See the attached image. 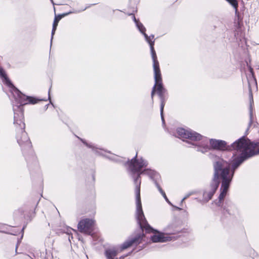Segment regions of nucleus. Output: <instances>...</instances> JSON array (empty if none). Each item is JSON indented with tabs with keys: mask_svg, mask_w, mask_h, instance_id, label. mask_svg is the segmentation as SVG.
Segmentation results:
<instances>
[{
	"mask_svg": "<svg viewBox=\"0 0 259 259\" xmlns=\"http://www.w3.org/2000/svg\"><path fill=\"white\" fill-rule=\"evenodd\" d=\"M233 146L237 150V154L240 157L239 164L245 158L259 153V145L250 143L245 139H241L234 143Z\"/></svg>",
	"mask_w": 259,
	"mask_h": 259,
	"instance_id": "nucleus-1",
	"label": "nucleus"
},
{
	"mask_svg": "<svg viewBox=\"0 0 259 259\" xmlns=\"http://www.w3.org/2000/svg\"><path fill=\"white\" fill-rule=\"evenodd\" d=\"M137 25L139 28L140 31L144 34L146 40L149 42L151 47V50L153 60V68L154 70V76L155 81V85L152 92V96H153L156 91L160 92L162 91V89L161 85V78L160 71L159 68V64L158 61L156 60V56L155 52L154 50L153 42H152L149 39L148 36L145 33H144L145 28L143 27V25L141 24H139L138 23H137Z\"/></svg>",
	"mask_w": 259,
	"mask_h": 259,
	"instance_id": "nucleus-2",
	"label": "nucleus"
},
{
	"mask_svg": "<svg viewBox=\"0 0 259 259\" xmlns=\"http://www.w3.org/2000/svg\"><path fill=\"white\" fill-rule=\"evenodd\" d=\"M228 164L225 161H220L215 166V175H221L223 179L222 186V191L219 198L222 200L225 196L228 187L229 182L231 180V176L229 174Z\"/></svg>",
	"mask_w": 259,
	"mask_h": 259,
	"instance_id": "nucleus-3",
	"label": "nucleus"
},
{
	"mask_svg": "<svg viewBox=\"0 0 259 259\" xmlns=\"http://www.w3.org/2000/svg\"><path fill=\"white\" fill-rule=\"evenodd\" d=\"M0 76L2 79L3 82L5 84L8 88L9 93L8 94L13 104L14 101L16 100L15 97L16 89L8 78L5 72L2 68H0Z\"/></svg>",
	"mask_w": 259,
	"mask_h": 259,
	"instance_id": "nucleus-4",
	"label": "nucleus"
},
{
	"mask_svg": "<svg viewBox=\"0 0 259 259\" xmlns=\"http://www.w3.org/2000/svg\"><path fill=\"white\" fill-rule=\"evenodd\" d=\"M137 214L138 219L140 220V225L142 228H148L149 227L148 225H147L143 221V219L144 218L143 213L142 210V206L140 201V189L138 188L137 190Z\"/></svg>",
	"mask_w": 259,
	"mask_h": 259,
	"instance_id": "nucleus-5",
	"label": "nucleus"
},
{
	"mask_svg": "<svg viewBox=\"0 0 259 259\" xmlns=\"http://www.w3.org/2000/svg\"><path fill=\"white\" fill-rule=\"evenodd\" d=\"M151 239L154 242H164L170 241L171 239L169 235L158 232L155 233L151 237Z\"/></svg>",
	"mask_w": 259,
	"mask_h": 259,
	"instance_id": "nucleus-6",
	"label": "nucleus"
},
{
	"mask_svg": "<svg viewBox=\"0 0 259 259\" xmlns=\"http://www.w3.org/2000/svg\"><path fill=\"white\" fill-rule=\"evenodd\" d=\"M210 143L212 148L220 150L227 149L226 144L224 141L211 140Z\"/></svg>",
	"mask_w": 259,
	"mask_h": 259,
	"instance_id": "nucleus-7",
	"label": "nucleus"
},
{
	"mask_svg": "<svg viewBox=\"0 0 259 259\" xmlns=\"http://www.w3.org/2000/svg\"><path fill=\"white\" fill-rule=\"evenodd\" d=\"M17 96L19 97L20 103L21 104H26L28 103L35 104L38 101V100L35 98L32 97H26L23 95H18V93Z\"/></svg>",
	"mask_w": 259,
	"mask_h": 259,
	"instance_id": "nucleus-8",
	"label": "nucleus"
},
{
	"mask_svg": "<svg viewBox=\"0 0 259 259\" xmlns=\"http://www.w3.org/2000/svg\"><path fill=\"white\" fill-rule=\"evenodd\" d=\"M94 222L93 220H85L80 222L79 224V227L80 229L84 230L93 225Z\"/></svg>",
	"mask_w": 259,
	"mask_h": 259,
	"instance_id": "nucleus-9",
	"label": "nucleus"
},
{
	"mask_svg": "<svg viewBox=\"0 0 259 259\" xmlns=\"http://www.w3.org/2000/svg\"><path fill=\"white\" fill-rule=\"evenodd\" d=\"M188 137L194 140H199L201 139V136L195 133H188Z\"/></svg>",
	"mask_w": 259,
	"mask_h": 259,
	"instance_id": "nucleus-10",
	"label": "nucleus"
},
{
	"mask_svg": "<svg viewBox=\"0 0 259 259\" xmlns=\"http://www.w3.org/2000/svg\"><path fill=\"white\" fill-rule=\"evenodd\" d=\"M61 18L62 17L60 16H58L55 17L54 22V24H53V31H52L53 34L54 33V32L56 30V27L58 25V22H59V20L61 19Z\"/></svg>",
	"mask_w": 259,
	"mask_h": 259,
	"instance_id": "nucleus-11",
	"label": "nucleus"
},
{
	"mask_svg": "<svg viewBox=\"0 0 259 259\" xmlns=\"http://www.w3.org/2000/svg\"><path fill=\"white\" fill-rule=\"evenodd\" d=\"M106 254L108 257H112L116 254V252L114 249H109L106 251Z\"/></svg>",
	"mask_w": 259,
	"mask_h": 259,
	"instance_id": "nucleus-12",
	"label": "nucleus"
},
{
	"mask_svg": "<svg viewBox=\"0 0 259 259\" xmlns=\"http://www.w3.org/2000/svg\"><path fill=\"white\" fill-rule=\"evenodd\" d=\"M228 1L231 5H232L236 9L238 6L237 2L236 0H226Z\"/></svg>",
	"mask_w": 259,
	"mask_h": 259,
	"instance_id": "nucleus-13",
	"label": "nucleus"
},
{
	"mask_svg": "<svg viewBox=\"0 0 259 259\" xmlns=\"http://www.w3.org/2000/svg\"><path fill=\"white\" fill-rule=\"evenodd\" d=\"M218 187V182H216L215 183V186H214V190H216L217 189Z\"/></svg>",
	"mask_w": 259,
	"mask_h": 259,
	"instance_id": "nucleus-14",
	"label": "nucleus"
},
{
	"mask_svg": "<svg viewBox=\"0 0 259 259\" xmlns=\"http://www.w3.org/2000/svg\"><path fill=\"white\" fill-rule=\"evenodd\" d=\"M163 109V106L162 105H161V114H162Z\"/></svg>",
	"mask_w": 259,
	"mask_h": 259,
	"instance_id": "nucleus-15",
	"label": "nucleus"
},
{
	"mask_svg": "<svg viewBox=\"0 0 259 259\" xmlns=\"http://www.w3.org/2000/svg\"><path fill=\"white\" fill-rule=\"evenodd\" d=\"M131 245V243H128V245L127 246H126L125 247H124V248H126V247L130 246Z\"/></svg>",
	"mask_w": 259,
	"mask_h": 259,
	"instance_id": "nucleus-16",
	"label": "nucleus"
},
{
	"mask_svg": "<svg viewBox=\"0 0 259 259\" xmlns=\"http://www.w3.org/2000/svg\"><path fill=\"white\" fill-rule=\"evenodd\" d=\"M212 194L210 195L208 198V199H210L211 198Z\"/></svg>",
	"mask_w": 259,
	"mask_h": 259,
	"instance_id": "nucleus-17",
	"label": "nucleus"
},
{
	"mask_svg": "<svg viewBox=\"0 0 259 259\" xmlns=\"http://www.w3.org/2000/svg\"><path fill=\"white\" fill-rule=\"evenodd\" d=\"M181 133L182 134H183V133H185V131L184 130H181Z\"/></svg>",
	"mask_w": 259,
	"mask_h": 259,
	"instance_id": "nucleus-18",
	"label": "nucleus"
},
{
	"mask_svg": "<svg viewBox=\"0 0 259 259\" xmlns=\"http://www.w3.org/2000/svg\"><path fill=\"white\" fill-rule=\"evenodd\" d=\"M184 135H183V137H185V136H186V134L185 133H184Z\"/></svg>",
	"mask_w": 259,
	"mask_h": 259,
	"instance_id": "nucleus-19",
	"label": "nucleus"
},
{
	"mask_svg": "<svg viewBox=\"0 0 259 259\" xmlns=\"http://www.w3.org/2000/svg\"><path fill=\"white\" fill-rule=\"evenodd\" d=\"M8 233H9V232H7ZM10 234H13V235H15L14 234H13V233H10Z\"/></svg>",
	"mask_w": 259,
	"mask_h": 259,
	"instance_id": "nucleus-20",
	"label": "nucleus"
},
{
	"mask_svg": "<svg viewBox=\"0 0 259 259\" xmlns=\"http://www.w3.org/2000/svg\"><path fill=\"white\" fill-rule=\"evenodd\" d=\"M1 232H5L4 231H3V230H1L0 231Z\"/></svg>",
	"mask_w": 259,
	"mask_h": 259,
	"instance_id": "nucleus-21",
	"label": "nucleus"
}]
</instances>
